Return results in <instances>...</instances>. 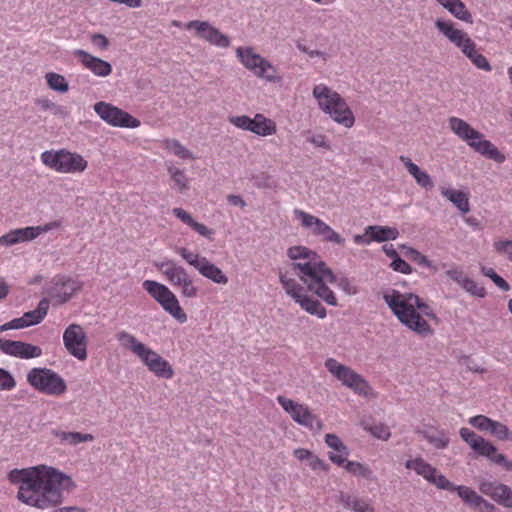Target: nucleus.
Segmentation results:
<instances>
[{
	"mask_svg": "<svg viewBox=\"0 0 512 512\" xmlns=\"http://www.w3.org/2000/svg\"><path fill=\"white\" fill-rule=\"evenodd\" d=\"M7 478L18 485L17 499L21 503L40 510L57 507L63 502V492L75 487L70 476L47 465L13 469Z\"/></svg>",
	"mask_w": 512,
	"mask_h": 512,
	"instance_id": "f257e3e1",
	"label": "nucleus"
},
{
	"mask_svg": "<svg viewBox=\"0 0 512 512\" xmlns=\"http://www.w3.org/2000/svg\"><path fill=\"white\" fill-rule=\"evenodd\" d=\"M288 256L294 261L292 266L295 274L307 289L328 305L336 306L337 298L328 286L336 281V276L321 257L304 246L289 248Z\"/></svg>",
	"mask_w": 512,
	"mask_h": 512,
	"instance_id": "f03ea898",
	"label": "nucleus"
},
{
	"mask_svg": "<svg viewBox=\"0 0 512 512\" xmlns=\"http://www.w3.org/2000/svg\"><path fill=\"white\" fill-rule=\"evenodd\" d=\"M83 288V283L77 278L64 274L55 275L47 283L45 293L49 299H42L35 310L26 312L22 318L17 320H42L48 312L49 302L61 305L71 300Z\"/></svg>",
	"mask_w": 512,
	"mask_h": 512,
	"instance_id": "7ed1b4c3",
	"label": "nucleus"
},
{
	"mask_svg": "<svg viewBox=\"0 0 512 512\" xmlns=\"http://www.w3.org/2000/svg\"><path fill=\"white\" fill-rule=\"evenodd\" d=\"M312 95L317 102L319 109L329 115L337 124L351 128L355 124V115L346 99L337 91L320 83L314 86Z\"/></svg>",
	"mask_w": 512,
	"mask_h": 512,
	"instance_id": "20e7f679",
	"label": "nucleus"
},
{
	"mask_svg": "<svg viewBox=\"0 0 512 512\" xmlns=\"http://www.w3.org/2000/svg\"><path fill=\"white\" fill-rule=\"evenodd\" d=\"M384 300L398 320L436 318L432 307L416 294L392 289L384 294Z\"/></svg>",
	"mask_w": 512,
	"mask_h": 512,
	"instance_id": "39448f33",
	"label": "nucleus"
},
{
	"mask_svg": "<svg viewBox=\"0 0 512 512\" xmlns=\"http://www.w3.org/2000/svg\"><path fill=\"white\" fill-rule=\"evenodd\" d=\"M448 125L451 131L475 152L497 163L505 161V155L465 120L452 116L448 119Z\"/></svg>",
	"mask_w": 512,
	"mask_h": 512,
	"instance_id": "423d86ee",
	"label": "nucleus"
},
{
	"mask_svg": "<svg viewBox=\"0 0 512 512\" xmlns=\"http://www.w3.org/2000/svg\"><path fill=\"white\" fill-rule=\"evenodd\" d=\"M117 339L122 347L133 352L156 377L171 379L174 376L172 365L156 351L139 342L133 335L120 332Z\"/></svg>",
	"mask_w": 512,
	"mask_h": 512,
	"instance_id": "0eeeda50",
	"label": "nucleus"
},
{
	"mask_svg": "<svg viewBox=\"0 0 512 512\" xmlns=\"http://www.w3.org/2000/svg\"><path fill=\"white\" fill-rule=\"evenodd\" d=\"M40 159L46 167L62 174L82 173L88 167V161L81 154L64 148L44 151Z\"/></svg>",
	"mask_w": 512,
	"mask_h": 512,
	"instance_id": "6e6552de",
	"label": "nucleus"
},
{
	"mask_svg": "<svg viewBox=\"0 0 512 512\" xmlns=\"http://www.w3.org/2000/svg\"><path fill=\"white\" fill-rule=\"evenodd\" d=\"M325 367L337 380L354 393L366 398H375L377 396L369 383L360 374L350 367L339 363L336 359H326Z\"/></svg>",
	"mask_w": 512,
	"mask_h": 512,
	"instance_id": "1a4fd4ad",
	"label": "nucleus"
},
{
	"mask_svg": "<svg viewBox=\"0 0 512 512\" xmlns=\"http://www.w3.org/2000/svg\"><path fill=\"white\" fill-rule=\"evenodd\" d=\"M236 56L240 63L256 77L271 83H279L282 80L277 68L256 53L252 47H238Z\"/></svg>",
	"mask_w": 512,
	"mask_h": 512,
	"instance_id": "9d476101",
	"label": "nucleus"
},
{
	"mask_svg": "<svg viewBox=\"0 0 512 512\" xmlns=\"http://www.w3.org/2000/svg\"><path fill=\"white\" fill-rule=\"evenodd\" d=\"M459 435L478 456L486 457L492 463L502 466L507 471L512 470V461L508 460L504 454L499 453L497 447L491 441L466 427L459 430Z\"/></svg>",
	"mask_w": 512,
	"mask_h": 512,
	"instance_id": "9b49d317",
	"label": "nucleus"
},
{
	"mask_svg": "<svg viewBox=\"0 0 512 512\" xmlns=\"http://www.w3.org/2000/svg\"><path fill=\"white\" fill-rule=\"evenodd\" d=\"M155 267L165 279L174 287L180 288V293L186 298H195L198 295V288L189 276L187 271L174 260L164 259L155 263Z\"/></svg>",
	"mask_w": 512,
	"mask_h": 512,
	"instance_id": "f8f14e48",
	"label": "nucleus"
},
{
	"mask_svg": "<svg viewBox=\"0 0 512 512\" xmlns=\"http://www.w3.org/2000/svg\"><path fill=\"white\" fill-rule=\"evenodd\" d=\"M27 382L36 390L50 396H60L67 390L64 379L47 368H33L27 374Z\"/></svg>",
	"mask_w": 512,
	"mask_h": 512,
	"instance_id": "ddd939ff",
	"label": "nucleus"
},
{
	"mask_svg": "<svg viewBox=\"0 0 512 512\" xmlns=\"http://www.w3.org/2000/svg\"><path fill=\"white\" fill-rule=\"evenodd\" d=\"M276 399L278 404L287 414H289L294 422L313 432H319L322 430V420L317 415L313 414L307 405L294 401L283 395H278Z\"/></svg>",
	"mask_w": 512,
	"mask_h": 512,
	"instance_id": "4468645a",
	"label": "nucleus"
},
{
	"mask_svg": "<svg viewBox=\"0 0 512 512\" xmlns=\"http://www.w3.org/2000/svg\"><path fill=\"white\" fill-rule=\"evenodd\" d=\"M280 282L285 292L299 304L301 309L318 318L326 316V309L321 303L307 295L305 289L295 279L288 277L286 274H281Z\"/></svg>",
	"mask_w": 512,
	"mask_h": 512,
	"instance_id": "2eb2a0df",
	"label": "nucleus"
},
{
	"mask_svg": "<svg viewBox=\"0 0 512 512\" xmlns=\"http://www.w3.org/2000/svg\"><path fill=\"white\" fill-rule=\"evenodd\" d=\"M142 286L172 317L176 319L186 318L177 297L167 286L154 280H145Z\"/></svg>",
	"mask_w": 512,
	"mask_h": 512,
	"instance_id": "dca6fc26",
	"label": "nucleus"
},
{
	"mask_svg": "<svg viewBox=\"0 0 512 512\" xmlns=\"http://www.w3.org/2000/svg\"><path fill=\"white\" fill-rule=\"evenodd\" d=\"M228 121L239 129L261 137L272 136L277 132L276 122L262 113H256L253 118L246 115L230 116Z\"/></svg>",
	"mask_w": 512,
	"mask_h": 512,
	"instance_id": "f3484780",
	"label": "nucleus"
},
{
	"mask_svg": "<svg viewBox=\"0 0 512 512\" xmlns=\"http://www.w3.org/2000/svg\"><path fill=\"white\" fill-rule=\"evenodd\" d=\"M94 111L103 121L114 127L137 128L141 124L140 120L128 112L104 101L97 102Z\"/></svg>",
	"mask_w": 512,
	"mask_h": 512,
	"instance_id": "a211bd4d",
	"label": "nucleus"
},
{
	"mask_svg": "<svg viewBox=\"0 0 512 512\" xmlns=\"http://www.w3.org/2000/svg\"><path fill=\"white\" fill-rule=\"evenodd\" d=\"M405 467L409 470H413L417 475L422 476L427 482L433 484L438 489L454 488L452 482L441 474L437 468L426 462L420 456L407 460Z\"/></svg>",
	"mask_w": 512,
	"mask_h": 512,
	"instance_id": "6ab92c4d",
	"label": "nucleus"
},
{
	"mask_svg": "<svg viewBox=\"0 0 512 512\" xmlns=\"http://www.w3.org/2000/svg\"><path fill=\"white\" fill-rule=\"evenodd\" d=\"M63 343L73 357L80 361L87 359L88 338L80 325L72 323L66 328L63 334Z\"/></svg>",
	"mask_w": 512,
	"mask_h": 512,
	"instance_id": "aec40b11",
	"label": "nucleus"
},
{
	"mask_svg": "<svg viewBox=\"0 0 512 512\" xmlns=\"http://www.w3.org/2000/svg\"><path fill=\"white\" fill-rule=\"evenodd\" d=\"M187 30H194L196 35L211 45L228 48L231 44L229 37L207 21L192 20L186 23Z\"/></svg>",
	"mask_w": 512,
	"mask_h": 512,
	"instance_id": "412c9836",
	"label": "nucleus"
},
{
	"mask_svg": "<svg viewBox=\"0 0 512 512\" xmlns=\"http://www.w3.org/2000/svg\"><path fill=\"white\" fill-rule=\"evenodd\" d=\"M468 422L471 426L481 432H488L497 440L512 441V431L502 422L493 420L486 415H476L470 417Z\"/></svg>",
	"mask_w": 512,
	"mask_h": 512,
	"instance_id": "4be33fe9",
	"label": "nucleus"
},
{
	"mask_svg": "<svg viewBox=\"0 0 512 512\" xmlns=\"http://www.w3.org/2000/svg\"><path fill=\"white\" fill-rule=\"evenodd\" d=\"M75 58L82 64V66L91 71L95 76L107 77L112 73V65L82 49H77L73 52Z\"/></svg>",
	"mask_w": 512,
	"mask_h": 512,
	"instance_id": "5701e85b",
	"label": "nucleus"
},
{
	"mask_svg": "<svg viewBox=\"0 0 512 512\" xmlns=\"http://www.w3.org/2000/svg\"><path fill=\"white\" fill-rule=\"evenodd\" d=\"M0 349L8 355L23 359L36 358L42 355L40 347L20 341L0 339Z\"/></svg>",
	"mask_w": 512,
	"mask_h": 512,
	"instance_id": "b1692460",
	"label": "nucleus"
},
{
	"mask_svg": "<svg viewBox=\"0 0 512 512\" xmlns=\"http://www.w3.org/2000/svg\"><path fill=\"white\" fill-rule=\"evenodd\" d=\"M479 490L491 499L507 508H512V489L505 484L484 481Z\"/></svg>",
	"mask_w": 512,
	"mask_h": 512,
	"instance_id": "393cba45",
	"label": "nucleus"
},
{
	"mask_svg": "<svg viewBox=\"0 0 512 512\" xmlns=\"http://www.w3.org/2000/svg\"><path fill=\"white\" fill-rule=\"evenodd\" d=\"M325 443L334 452H329V459L338 466H343L349 456L348 447L335 434L328 433L325 435Z\"/></svg>",
	"mask_w": 512,
	"mask_h": 512,
	"instance_id": "a878e982",
	"label": "nucleus"
},
{
	"mask_svg": "<svg viewBox=\"0 0 512 512\" xmlns=\"http://www.w3.org/2000/svg\"><path fill=\"white\" fill-rule=\"evenodd\" d=\"M435 27L458 48L470 38L466 32L457 29L451 20L437 19L435 21Z\"/></svg>",
	"mask_w": 512,
	"mask_h": 512,
	"instance_id": "bb28decb",
	"label": "nucleus"
},
{
	"mask_svg": "<svg viewBox=\"0 0 512 512\" xmlns=\"http://www.w3.org/2000/svg\"><path fill=\"white\" fill-rule=\"evenodd\" d=\"M400 161L403 163L408 173L414 178L415 182L424 189H432L433 188V180L432 177L424 170H421L420 167L412 162V160L407 156H400Z\"/></svg>",
	"mask_w": 512,
	"mask_h": 512,
	"instance_id": "cd10ccee",
	"label": "nucleus"
},
{
	"mask_svg": "<svg viewBox=\"0 0 512 512\" xmlns=\"http://www.w3.org/2000/svg\"><path fill=\"white\" fill-rule=\"evenodd\" d=\"M294 215L300 222L302 227L310 229L312 234L317 237L321 236V234L324 232L327 226V224L320 218L312 214H309L301 209H295Z\"/></svg>",
	"mask_w": 512,
	"mask_h": 512,
	"instance_id": "c85d7f7f",
	"label": "nucleus"
},
{
	"mask_svg": "<svg viewBox=\"0 0 512 512\" xmlns=\"http://www.w3.org/2000/svg\"><path fill=\"white\" fill-rule=\"evenodd\" d=\"M173 215L179 219L183 224L190 227L192 230L197 232L199 235L209 238H212V235L214 234L211 229H209L206 225L199 223L194 220L192 215L187 212L186 210L176 207L172 210Z\"/></svg>",
	"mask_w": 512,
	"mask_h": 512,
	"instance_id": "c756f323",
	"label": "nucleus"
},
{
	"mask_svg": "<svg viewBox=\"0 0 512 512\" xmlns=\"http://www.w3.org/2000/svg\"><path fill=\"white\" fill-rule=\"evenodd\" d=\"M456 19L472 24L473 17L462 0H435Z\"/></svg>",
	"mask_w": 512,
	"mask_h": 512,
	"instance_id": "7c9ffc66",
	"label": "nucleus"
},
{
	"mask_svg": "<svg viewBox=\"0 0 512 512\" xmlns=\"http://www.w3.org/2000/svg\"><path fill=\"white\" fill-rule=\"evenodd\" d=\"M197 270L203 277L216 284L226 285L228 283V277L224 272L206 257H202V263Z\"/></svg>",
	"mask_w": 512,
	"mask_h": 512,
	"instance_id": "2f4dec72",
	"label": "nucleus"
},
{
	"mask_svg": "<svg viewBox=\"0 0 512 512\" xmlns=\"http://www.w3.org/2000/svg\"><path fill=\"white\" fill-rule=\"evenodd\" d=\"M399 235V232L394 227L384 226H368L365 229V236L368 237L366 243L369 244L371 241L384 242L387 240H395Z\"/></svg>",
	"mask_w": 512,
	"mask_h": 512,
	"instance_id": "473e14b6",
	"label": "nucleus"
},
{
	"mask_svg": "<svg viewBox=\"0 0 512 512\" xmlns=\"http://www.w3.org/2000/svg\"><path fill=\"white\" fill-rule=\"evenodd\" d=\"M460 49L477 68L485 71H491L492 68L488 60L476 49V44L471 38L466 40Z\"/></svg>",
	"mask_w": 512,
	"mask_h": 512,
	"instance_id": "72a5a7b5",
	"label": "nucleus"
},
{
	"mask_svg": "<svg viewBox=\"0 0 512 512\" xmlns=\"http://www.w3.org/2000/svg\"><path fill=\"white\" fill-rule=\"evenodd\" d=\"M52 435L61 443L71 446H76L80 443L92 442L94 440V436L90 433H81L74 431H63V430H53Z\"/></svg>",
	"mask_w": 512,
	"mask_h": 512,
	"instance_id": "f704fd0d",
	"label": "nucleus"
},
{
	"mask_svg": "<svg viewBox=\"0 0 512 512\" xmlns=\"http://www.w3.org/2000/svg\"><path fill=\"white\" fill-rule=\"evenodd\" d=\"M33 230L30 227L17 228L0 237V246H12L21 242L33 240Z\"/></svg>",
	"mask_w": 512,
	"mask_h": 512,
	"instance_id": "c9c22d12",
	"label": "nucleus"
},
{
	"mask_svg": "<svg viewBox=\"0 0 512 512\" xmlns=\"http://www.w3.org/2000/svg\"><path fill=\"white\" fill-rule=\"evenodd\" d=\"M441 194L443 197L451 201L463 214H466L470 211V204L467 193L460 190L443 188L441 190Z\"/></svg>",
	"mask_w": 512,
	"mask_h": 512,
	"instance_id": "e433bc0d",
	"label": "nucleus"
},
{
	"mask_svg": "<svg viewBox=\"0 0 512 512\" xmlns=\"http://www.w3.org/2000/svg\"><path fill=\"white\" fill-rule=\"evenodd\" d=\"M447 491H456L458 496L467 504L473 507H480L482 504L489 506L480 495H478L473 489L467 486H455Z\"/></svg>",
	"mask_w": 512,
	"mask_h": 512,
	"instance_id": "4c0bfd02",
	"label": "nucleus"
},
{
	"mask_svg": "<svg viewBox=\"0 0 512 512\" xmlns=\"http://www.w3.org/2000/svg\"><path fill=\"white\" fill-rule=\"evenodd\" d=\"M423 437L436 449H445L449 445V438L444 430L430 428L428 430L419 431Z\"/></svg>",
	"mask_w": 512,
	"mask_h": 512,
	"instance_id": "58836bf2",
	"label": "nucleus"
},
{
	"mask_svg": "<svg viewBox=\"0 0 512 512\" xmlns=\"http://www.w3.org/2000/svg\"><path fill=\"white\" fill-rule=\"evenodd\" d=\"M160 146L181 159H195L193 154L176 139H163Z\"/></svg>",
	"mask_w": 512,
	"mask_h": 512,
	"instance_id": "ea45409f",
	"label": "nucleus"
},
{
	"mask_svg": "<svg viewBox=\"0 0 512 512\" xmlns=\"http://www.w3.org/2000/svg\"><path fill=\"white\" fill-rule=\"evenodd\" d=\"M45 79L50 89L60 93L68 92L69 84L63 75L55 72H48L45 75Z\"/></svg>",
	"mask_w": 512,
	"mask_h": 512,
	"instance_id": "a19ab883",
	"label": "nucleus"
},
{
	"mask_svg": "<svg viewBox=\"0 0 512 512\" xmlns=\"http://www.w3.org/2000/svg\"><path fill=\"white\" fill-rule=\"evenodd\" d=\"M345 468V470L354 476L362 477L367 480L372 479V471L371 469L357 461H347L342 466Z\"/></svg>",
	"mask_w": 512,
	"mask_h": 512,
	"instance_id": "79ce46f5",
	"label": "nucleus"
},
{
	"mask_svg": "<svg viewBox=\"0 0 512 512\" xmlns=\"http://www.w3.org/2000/svg\"><path fill=\"white\" fill-rule=\"evenodd\" d=\"M167 170L174 182L175 187L179 191H183L188 188L189 179L183 170L172 164L168 165Z\"/></svg>",
	"mask_w": 512,
	"mask_h": 512,
	"instance_id": "37998d69",
	"label": "nucleus"
},
{
	"mask_svg": "<svg viewBox=\"0 0 512 512\" xmlns=\"http://www.w3.org/2000/svg\"><path fill=\"white\" fill-rule=\"evenodd\" d=\"M344 503L354 512H374L373 507L367 501L353 496H347Z\"/></svg>",
	"mask_w": 512,
	"mask_h": 512,
	"instance_id": "c03bdc74",
	"label": "nucleus"
},
{
	"mask_svg": "<svg viewBox=\"0 0 512 512\" xmlns=\"http://www.w3.org/2000/svg\"><path fill=\"white\" fill-rule=\"evenodd\" d=\"M364 429L370 432L375 438L386 441L390 438V429L384 423H376L373 425H364Z\"/></svg>",
	"mask_w": 512,
	"mask_h": 512,
	"instance_id": "a18cd8bd",
	"label": "nucleus"
},
{
	"mask_svg": "<svg viewBox=\"0 0 512 512\" xmlns=\"http://www.w3.org/2000/svg\"><path fill=\"white\" fill-rule=\"evenodd\" d=\"M176 253L179 254L189 265L193 266L195 269H198L202 263L203 256H200L199 254L194 253L185 247H178L176 249Z\"/></svg>",
	"mask_w": 512,
	"mask_h": 512,
	"instance_id": "49530a36",
	"label": "nucleus"
},
{
	"mask_svg": "<svg viewBox=\"0 0 512 512\" xmlns=\"http://www.w3.org/2000/svg\"><path fill=\"white\" fill-rule=\"evenodd\" d=\"M408 329L421 337H428L433 334V329L428 322H403Z\"/></svg>",
	"mask_w": 512,
	"mask_h": 512,
	"instance_id": "de8ad7c7",
	"label": "nucleus"
},
{
	"mask_svg": "<svg viewBox=\"0 0 512 512\" xmlns=\"http://www.w3.org/2000/svg\"><path fill=\"white\" fill-rule=\"evenodd\" d=\"M481 272L489 277L494 283L496 286H498L500 289H502L503 291H508L510 286L509 284L507 283V281H505L501 276H499L495 271L494 269L492 268H487L485 266H483L481 268Z\"/></svg>",
	"mask_w": 512,
	"mask_h": 512,
	"instance_id": "09e8293b",
	"label": "nucleus"
},
{
	"mask_svg": "<svg viewBox=\"0 0 512 512\" xmlns=\"http://www.w3.org/2000/svg\"><path fill=\"white\" fill-rule=\"evenodd\" d=\"M462 288L470 293L473 296L477 297H484L486 294V291L484 287L480 286L476 281H474L472 278L468 277L466 281L464 282Z\"/></svg>",
	"mask_w": 512,
	"mask_h": 512,
	"instance_id": "8fccbe9b",
	"label": "nucleus"
},
{
	"mask_svg": "<svg viewBox=\"0 0 512 512\" xmlns=\"http://www.w3.org/2000/svg\"><path fill=\"white\" fill-rule=\"evenodd\" d=\"M320 237L325 242H330L338 245H344L345 243V239L333 228H331L328 224Z\"/></svg>",
	"mask_w": 512,
	"mask_h": 512,
	"instance_id": "3c124183",
	"label": "nucleus"
},
{
	"mask_svg": "<svg viewBox=\"0 0 512 512\" xmlns=\"http://www.w3.org/2000/svg\"><path fill=\"white\" fill-rule=\"evenodd\" d=\"M16 387V381L12 374L3 369L0 368V390L1 391H9Z\"/></svg>",
	"mask_w": 512,
	"mask_h": 512,
	"instance_id": "603ef678",
	"label": "nucleus"
},
{
	"mask_svg": "<svg viewBox=\"0 0 512 512\" xmlns=\"http://www.w3.org/2000/svg\"><path fill=\"white\" fill-rule=\"evenodd\" d=\"M62 226V223L61 221L59 220H55V221H50L44 225H41V226H31L30 227V230H33L32 233H33V240L35 238H37L39 235H41L42 233H46V232H49L51 230H54V229H58Z\"/></svg>",
	"mask_w": 512,
	"mask_h": 512,
	"instance_id": "864d4df0",
	"label": "nucleus"
},
{
	"mask_svg": "<svg viewBox=\"0 0 512 512\" xmlns=\"http://www.w3.org/2000/svg\"><path fill=\"white\" fill-rule=\"evenodd\" d=\"M391 267L394 271L403 273V274H410L412 272V267L402 258H400L398 255L393 258L391 262Z\"/></svg>",
	"mask_w": 512,
	"mask_h": 512,
	"instance_id": "5fc2aeb1",
	"label": "nucleus"
},
{
	"mask_svg": "<svg viewBox=\"0 0 512 512\" xmlns=\"http://www.w3.org/2000/svg\"><path fill=\"white\" fill-rule=\"evenodd\" d=\"M308 465L313 471H327L329 469V465L314 454L309 458Z\"/></svg>",
	"mask_w": 512,
	"mask_h": 512,
	"instance_id": "6e6d98bb",
	"label": "nucleus"
},
{
	"mask_svg": "<svg viewBox=\"0 0 512 512\" xmlns=\"http://www.w3.org/2000/svg\"><path fill=\"white\" fill-rule=\"evenodd\" d=\"M494 247L497 252L506 254L512 260V241H498L495 242Z\"/></svg>",
	"mask_w": 512,
	"mask_h": 512,
	"instance_id": "4d7b16f0",
	"label": "nucleus"
},
{
	"mask_svg": "<svg viewBox=\"0 0 512 512\" xmlns=\"http://www.w3.org/2000/svg\"><path fill=\"white\" fill-rule=\"evenodd\" d=\"M446 274L458 285L463 286L464 282L468 278V276L461 270L451 269L446 272Z\"/></svg>",
	"mask_w": 512,
	"mask_h": 512,
	"instance_id": "13d9d810",
	"label": "nucleus"
},
{
	"mask_svg": "<svg viewBox=\"0 0 512 512\" xmlns=\"http://www.w3.org/2000/svg\"><path fill=\"white\" fill-rule=\"evenodd\" d=\"M91 42L94 46L98 47L100 50H106L109 46V41L106 36L103 34H93L91 36Z\"/></svg>",
	"mask_w": 512,
	"mask_h": 512,
	"instance_id": "bf43d9fd",
	"label": "nucleus"
},
{
	"mask_svg": "<svg viewBox=\"0 0 512 512\" xmlns=\"http://www.w3.org/2000/svg\"><path fill=\"white\" fill-rule=\"evenodd\" d=\"M39 322H5L0 330L1 331H7L10 329H22L25 327H28L30 325L38 324Z\"/></svg>",
	"mask_w": 512,
	"mask_h": 512,
	"instance_id": "052dcab7",
	"label": "nucleus"
},
{
	"mask_svg": "<svg viewBox=\"0 0 512 512\" xmlns=\"http://www.w3.org/2000/svg\"><path fill=\"white\" fill-rule=\"evenodd\" d=\"M308 141L315 145L316 147H323L325 149H330V145L328 144L326 137L323 134H315L308 138Z\"/></svg>",
	"mask_w": 512,
	"mask_h": 512,
	"instance_id": "680f3d73",
	"label": "nucleus"
},
{
	"mask_svg": "<svg viewBox=\"0 0 512 512\" xmlns=\"http://www.w3.org/2000/svg\"><path fill=\"white\" fill-rule=\"evenodd\" d=\"M313 453L305 448H297L293 451V455L299 461H308Z\"/></svg>",
	"mask_w": 512,
	"mask_h": 512,
	"instance_id": "e2e57ef3",
	"label": "nucleus"
},
{
	"mask_svg": "<svg viewBox=\"0 0 512 512\" xmlns=\"http://www.w3.org/2000/svg\"><path fill=\"white\" fill-rule=\"evenodd\" d=\"M227 200L233 206H240L241 208L246 206V202L239 195L230 194L228 195Z\"/></svg>",
	"mask_w": 512,
	"mask_h": 512,
	"instance_id": "0e129e2a",
	"label": "nucleus"
},
{
	"mask_svg": "<svg viewBox=\"0 0 512 512\" xmlns=\"http://www.w3.org/2000/svg\"><path fill=\"white\" fill-rule=\"evenodd\" d=\"M52 512H87L84 508L77 506H66L53 510Z\"/></svg>",
	"mask_w": 512,
	"mask_h": 512,
	"instance_id": "69168bd1",
	"label": "nucleus"
},
{
	"mask_svg": "<svg viewBox=\"0 0 512 512\" xmlns=\"http://www.w3.org/2000/svg\"><path fill=\"white\" fill-rule=\"evenodd\" d=\"M383 250L386 253V255L392 259L398 255L392 244L384 245Z\"/></svg>",
	"mask_w": 512,
	"mask_h": 512,
	"instance_id": "338daca9",
	"label": "nucleus"
},
{
	"mask_svg": "<svg viewBox=\"0 0 512 512\" xmlns=\"http://www.w3.org/2000/svg\"><path fill=\"white\" fill-rule=\"evenodd\" d=\"M307 55L310 57V58H314V57H321L323 59H325V56L326 54L320 50H309L307 52Z\"/></svg>",
	"mask_w": 512,
	"mask_h": 512,
	"instance_id": "774afa93",
	"label": "nucleus"
}]
</instances>
